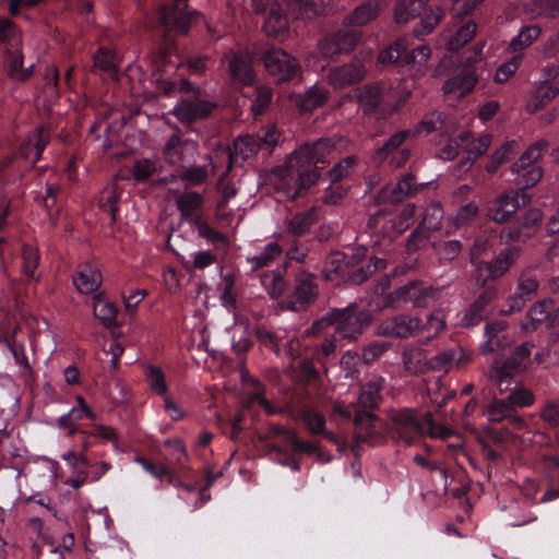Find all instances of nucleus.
Segmentation results:
<instances>
[{"label": "nucleus", "instance_id": "nucleus-1", "mask_svg": "<svg viewBox=\"0 0 559 559\" xmlns=\"http://www.w3.org/2000/svg\"><path fill=\"white\" fill-rule=\"evenodd\" d=\"M372 317L367 310H359L356 304L346 308H332L321 318L313 321L307 330V336H318L330 326L340 340L355 342L371 324Z\"/></svg>", "mask_w": 559, "mask_h": 559}, {"label": "nucleus", "instance_id": "nucleus-2", "mask_svg": "<svg viewBox=\"0 0 559 559\" xmlns=\"http://www.w3.org/2000/svg\"><path fill=\"white\" fill-rule=\"evenodd\" d=\"M199 15L198 11L188 10L187 0H174L170 8L160 5L155 13V19L158 26L164 28L165 32L176 31L187 34Z\"/></svg>", "mask_w": 559, "mask_h": 559}, {"label": "nucleus", "instance_id": "nucleus-3", "mask_svg": "<svg viewBox=\"0 0 559 559\" xmlns=\"http://www.w3.org/2000/svg\"><path fill=\"white\" fill-rule=\"evenodd\" d=\"M267 73L276 82H287L297 78L301 73V68L297 59L280 47H271L260 53Z\"/></svg>", "mask_w": 559, "mask_h": 559}, {"label": "nucleus", "instance_id": "nucleus-4", "mask_svg": "<svg viewBox=\"0 0 559 559\" xmlns=\"http://www.w3.org/2000/svg\"><path fill=\"white\" fill-rule=\"evenodd\" d=\"M311 166H290L287 169L278 170L281 181L275 183L277 190H283L292 200L298 198L301 190L309 189L319 179V173Z\"/></svg>", "mask_w": 559, "mask_h": 559}, {"label": "nucleus", "instance_id": "nucleus-5", "mask_svg": "<svg viewBox=\"0 0 559 559\" xmlns=\"http://www.w3.org/2000/svg\"><path fill=\"white\" fill-rule=\"evenodd\" d=\"M216 107V103L205 99L201 90H198L195 94L180 98L173 114L182 124H192L199 120L207 119Z\"/></svg>", "mask_w": 559, "mask_h": 559}, {"label": "nucleus", "instance_id": "nucleus-6", "mask_svg": "<svg viewBox=\"0 0 559 559\" xmlns=\"http://www.w3.org/2000/svg\"><path fill=\"white\" fill-rule=\"evenodd\" d=\"M334 139L322 138L312 143H306L294 151L289 156L290 166H317L325 164L336 150Z\"/></svg>", "mask_w": 559, "mask_h": 559}, {"label": "nucleus", "instance_id": "nucleus-7", "mask_svg": "<svg viewBox=\"0 0 559 559\" xmlns=\"http://www.w3.org/2000/svg\"><path fill=\"white\" fill-rule=\"evenodd\" d=\"M413 133L409 130L392 134L372 155L377 165L388 162L391 167H402L411 157V150L404 143Z\"/></svg>", "mask_w": 559, "mask_h": 559}, {"label": "nucleus", "instance_id": "nucleus-8", "mask_svg": "<svg viewBox=\"0 0 559 559\" xmlns=\"http://www.w3.org/2000/svg\"><path fill=\"white\" fill-rule=\"evenodd\" d=\"M533 347L532 343L525 342L519 345L508 359H495L489 369L488 377L490 381L501 384L504 380L511 379V371H524Z\"/></svg>", "mask_w": 559, "mask_h": 559}, {"label": "nucleus", "instance_id": "nucleus-9", "mask_svg": "<svg viewBox=\"0 0 559 559\" xmlns=\"http://www.w3.org/2000/svg\"><path fill=\"white\" fill-rule=\"evenodd\" d=\"M437 290L431 286H423L421 282L412 281L386 296V304L399 308L402 302L412 301L415 307H426L429 299L435 298Z\"/></svg>", "mask_w": 559, "mask_h": 559}, {"label": "nucleus", "instance_id": "nucleus-10", "mask_svg": "<svg viewBox=\"0 0 559 559\" xmlns=\"http://www.w3.org/2000/svg\"><path fill=\"white\" fill-rule=\"evenodd\" d=\"M361 38V33L356 29H338L328 34L318 44V48L323 57H333L336 55L348 53L355 49Z\"/></svg>", "mask_w": 559, "mask_h": 559}, {"label": "nucleus", "instance_id": "nucleus-11", "mask_svg": "<svg viewBox=\"0 0 559 559\" xmlns=\"http://www.w3.org/2000/svg\"><path fill=\"white\" fill-rule=\"evenodd\" d=\"M198 155V142L190 139H181L178 134H173L164 146L166 162L182 168L194 163Z\"/></svg>", "mask_w": 559, "mask_h": 559}, {"label": "nucleus", "instance_id": "nucleus-12", "mask_svg": "<svg viewBox=\"0 0 559 559\" xmlns=\"http://www.w3.org/2000/svg\"><path fill=\"white\" fill-rule=\"evenodd\" d=\"M390 419L393 425L392 431L407 445L413 443L416 436L426 435L424 423L412 409L391 411Z\"/></svg>", "mask_w": 559, "mask_h": 559}, {"label": "nucleus", "instance_id": "nucleus-13", "mask_svg": "<svg viewBox=\"0 0 559 559\" xmlns=\"http://www.w3.org/2000/svg\"><path fill=\"white\" fill-rule=\"evenodd\" d=\"M419 326V317L402 313L382 320L376 332L380 336L408 338L418 333Z\"/></svg>", "mask_w": 559, "mask_h": 559}, {"label": "nucleus", "instance_id": "nucleus-14", "mask_svg": "<svg viewBox=\"0 0 559 559\" xmlns=\"http://www.w3.org/2000/svg\"><path fill=\"white\" fill-rule=\"evenodd\" d=\"M367 74L364 62L354 58L350 62L332 68L328 73V82L336 90H343L360 83Z\"/></svg>", "mask_w": 559, "mask_h": 559}, {"label": "nucleus", "instance_id": "nucleus-15", "mask_svg": "<svg viewBox=\"0 0 559 559\" xmlns=\"http://www.w3.org/2000/svg\"><path fill=\"white\" fill-rule=\"evenodd\" d=\"M318 298L316 276L307 271L297 274L288 309L298 311L307 308Z\"/></svg>", "mask_w": 559, "mask_h": 559}, {"label": "nucleus", "instance_id": "nucleus-16", "mask_svg": "<svg viewBox=\"0 0 559 559\" xmlns=\"http://www.w3.org/2000/svg\"><path fill=\"white\" fill-rule=\"evenodd\" d=\"M521 209L520 192L510 190L498 195L488 207V217L498 224L507 223Z\"/></svg>", "mask_w": 559, "mask_h": 559}, {"label": "nucleus", "instance_id": "nucleus-17", "mask_svg": "<svg viewBox=\"0 0 559 559\" xmlns=\"http://www.w3.org/2000/svg\"><path fill=\"white\" fill-rule=\"evenodd\" d=\"M555 311V304L552 300L544 299L534 304L526 314V319L521 323L524 332L530 333L536 331L540 325L546 324L549 328H555V320L552 312Z\"/></svg>", "mask_w": 559, "mask_h": 559}, {"label": "nucleus", "instance_id": "nucleus-18", "mask_svg": "<svg viewBox=\"0 0 559 559\" xmlns=\"http://www.w3.org/2000/svg\"><path fill=\"white\" fill-rule=\"evenodd\" d=\"M228 61V72L231 79L242 85H251L254 82L255 74L252 68L250 53L246 51H235L225 57Z\"/></svg>", "mask_w": 559, "mask_h": 559}, {"label": "nucleus", "instance_id": "nucleus-19", "mask_svg": "<svg viewBox=\"0 0 559 559\" xmlns=\"http://www.w3.org/2000/svg\"><path fill=\"white\" fill-rule=\"evenodd\" d=\"M418 190L412 174L403 176L395 186L382 188L378 195L379 203L399 204L406 197Z\"/></svg>", "mask_w": 559, "mask_h": 559}, {"label": "nucleus", "instance_id": "nucleus-20", "mask_svg": "<svg viewBox=\"0 0 559 559\" xmlns=\"http://www.w3.org/2000/svg\"><path fill=\"white\" fill-rule=\"evenodd\" d=\"M388 94L389 90L384 84L374 82L359 90L357 100L366 114H371L385 102Z\"/></svg>", "mask_w": 559, "mask_h": 559}, {"label": "nucleus", "instance_id": "nucleus-21", "mask_svg": "<svg viewBox=\"0 0 559 559\" xmlns=\"http://www.w3.org/2000/svg\"><path fill=\"white\" fill-rule=\"evenodd\" d=\"M320 218V209L312 206L305 212L296 213L290 219L286 221V231L294 237L305 236Z\"/></svg>", "mask_w": 559, "mask_h": 559}, {"label": "nucleus", "instance_id": "nucleus-22", "mask_svg": "<svg viewBox=\"0 0 559 559\" xmlns=\"http://www.w3.org/2000/svg\"><path fill=\"white\" fill-rule=\"evenodd\" d=\"M497 297V288L493 286L487 287L484 292L479 294V296L474 300V302L466 310L463 319L462 325L465 328H469L478 324L485 316V310L487 306Z\"/></svg>", "mask_w": 559, "mask_h": 559}, {"label": "nucleus", "instance_id": "nucleus-23", "mask_svg": "<svg viewBox=\"0 0 559 559\" xmlns=\"http://www.w3.org/2000/svg\"><path fill=\"white\" fill-rule=\"evenodd\" d=\"M378 421L379 417L373 412L355 409L353 424L355 426L354 439L356 442H368L373 436H376V424Z\"/></svg>", "mask_w": 559, "mask_h": 559}, {"label": "nucleus", "instance_id": "nucleus-24", "mask_svg": "<svg viewBox=\"0 0 559 559\" xmlns=\"http://www.w3.org/2000/svg\"><path fill=\"white\" fill-rule=\"evenodd\" d=\"M383 386V378L379 377L372 381H369L361 386L359 396L356 403L353 404L354 409L373 412L377 409L382 401L380 391Z\"/></svg>", "mask_w": 559, "mask_h": 559}, {"label": "nucleus", "instance_id": "nucleus-25", "mask_svg": "<svg viewBox=\"0 0 559 559\" xmlns=\"http://www.w3.org/2000/svg\"><path fill=\"white\" fill-rule=\"evenodd\" d=\"M367 225L370 230L383 237L390 236L392 231L402 234L408 228L407 224H397L396 221L391 217V213L384 209L371 215Z\"/></svg>", "mask_w": 559, "mask_h": 559}, {"label": "nucleus", "instance_id": "nucleus-26", "mask_svg": "<svg viewBox=\"0 0 559 559\" xmlns=\"http://www.w3.org/2000/svg\"><path fill=\"white\" fill-rule=\"evenodd\" d=\"M522 248L520 246H509L501 250L499 254L487 261L491 272V278L498 280L502 277L520 259Z\"/></svg>", "mask_w": 559, "mask_h": 559}, {"label": "nucleus", "instance_id": "nucleus-27", "mask_svg": "<svg viewBox=\"0 0 559 559\" xmlns=\"http://www.w3.org/2000/svg\"><path fill=\"white\" fill-rule=\"evenodd\" d=\"M522 248L520 246H509L501 250L499 254L487 261L491 272V278L498 280L502 277L520 259Z\"/></svg>", "mask_w": 559, "mask_h": 559}, {"label": "nucleus", "instance_id": "nucleus-28", "mask_svg": "<svg viewBox=\"0 0 559 559\" xmlns=\"http://www.w3.org/2000/svg\"><path fill=\"white\" fill-rule=\"evenodd\" d=\"M48 143V133L46 132L44 127H38L26 136L25 141L21 145L20 154L25 159H28L32 156V154H34L32 165L35 166L36 162L40 158V155Z\"/></svg>", "mask_w": 559, "mask_h": 559}, {"label": "nucleus", "instance_id": "nucleus-29", "mask_svg": "<svg viewBox=\"0 0 559 559\" xmlns=\"http://www.w3.org/2000/svg\"><path fill=\"white\" fill-rule=\"evenodd\" d=\"M234 150H226L225 154L228 159L227 171L230 170L234 158L240 156L242 159H248L257 155L260 148V140L257 135H242L238 136L233 144Z\"/></svg>", "mask_w": 559, "mask_h": 559}, {"label": "nucleus", "instance_id": "nucleus-30", "mask_svg": "<svg viewBox=\"0 0 559 559\" xmlns=\"http://www.w3.org/2000/svg\"><path fill=\"white\" fill-rule=\"evenodd\" d=\"M381 11L379 0H367L356 7L350 14L344 19V24L348 26H365L374 21Z\"/></svg>", "mask_w": 559, "mask_h": 559}, {"label": "nucleus", "instance_id": "nucleus-31", "mask_svg": "<svg viewBox=\"0 0 559 559\" xmlns=\"http://www.w3.org/2000/svg\"><path fill=\"white\" fill-rule=\"evenodd\" d=\"M477 79L474 73L466 70L447 80L442 90L444 94H452L455 98H461L474 88Z\"/></svg>", "mask_w": 559, "mask_h": 559}, {"label": "nucleus", "instance_id": "nucleus-32", "mask_svg": "<svg viewBox=\"0 0 559 559\" xmlns=\"http://www.w3.org/2000/svg\"><path fill=\"white\" fill-rule=\"evenodd\" d=\"M559 95V81L544 82L534 92L531 100L526 105V110L534 114L546 107L554 98Z\"/></svg>", "mask_w": 559, "mask_h": 559}, {"label": "nucleus", "instance_id": "nucleus-33", "mask_svg": "<svg viewBox=\"0 0 559 559\" xmlns=\"http://www.w3.org/2000/svg\"><path fill=\"white\" fill-rule=\"evenodd\" d=\"M404 369L409 374H424L429 371V359L420 347H408L402 353Z\"/></svg>", "mask_w": 559, "mask_h": 559}, {"label": "nucleus", "instance_id": "nucleus-34", "mask_svg": "<svg viewBox=\"0 0 559 559\" xmlns=\"http://www.w3.org/2000/svg\"><path fill=\"white\" fill-rule=\"evenodd\" d=\"M176 205L183 218L195 222L200 219L203 197L195 191L183 192L176 198Z\"/></svg>", "mask_w": 559, "mask_h": 559}, {"label": "nucleus", "instance_id": "nucleus-35", "mask_svg": "<svg viewBox=\"0 0 559 559\" xmlns=\"http://www.w3.org/2000/svg\"><path fill=\"white\" fill-rule=\"evenodd\" d=\"M385 267L386 261L384 259L373 257L369 260L368 263L346 271V276L343 283L360 285L377 271L384 270Z\"/></svg>", "mask_w": 559, "mask_h": 559}, {"label": "nucleus", "instance_id": "nucleus-36", "mask_svg": "<svg viewBox=\"0 0 559 559\" xmlns=\"http://www.w3.org/2000/svg\"><path fill=\"white\" fill-rule=\"evenodd\" d=\"M429 0H397L394 4L393 15L397 24H405L421 16Z\"/></svg>", "mask_w": 559, "mask_h": 559}, {"label": "nucleus", "instance_id": "nucleus-37", "mask_svg": "<svg viewBox=\"0 0 559 559\" xmlns=\"http://www.w3.org/2000/svg\"><path fill=\"white\" fill-rule=\"evenodd\" d=\"M484 248L485 241H477L471 250V262L474 266L471 273V282L478 287H485L489 281H495V278H491L488 262L483 260L475 261V255L479 254Z\"/></svg>", "mask_w": 559, "mask_h": 559}, {"label": "nucleus", "instance_id": "nucleus-38", "mask_svg": "<svg viewBox=\"0 0 559 559\" xmlns=\"http://www.w3.org/2000/svg\"><path fill=\"white\" fill-rule=\"evenodd\" d=\"M288 28V20L283 14L282 8L277 2L270 5L267 16L263 24V31L267 37H278Z\"/></svg>", "mask_w": 559, "mask_h": 559}, {"label": "nucleus", "instance_id": "nucleus-39", "mask_svg": "<svg viewBox=\"0 0 559 559\" xmlns=\"http://www.w3.org/2000/svg\"><path fill=\"white\" fill-rule=\"evenodd\" d=\"M73 284L82 294L94 293L102 284V274L99 270L85 264L81 266L76 276L73 277Z\"/></svg>", "mask_w": 559, "mask_h": 559}, {"label": "nucleus", "instance_id": "nucleus-40", "mask_svg": "<svg viewBox=\"0 0 559 559\" xmlns=\"http://www.w3.org/2000/svg\"><path fill=\"white\" fill-rule=\"evenodd\" d=\"M430 56L431 49L427 45H421L412 51L407 49L403 55L402 68L414 71L415 75H421L425 73V68Z\"/></svg>", "mask_w": 559, "mask_h": 559}, {"label": "nucleus", "instance_id": "nucleus-41", "mask_svg": "<svg viewBox=\"0 0 559 559\" xmlns=\"http://www.w3.org/2000/svg\"><path fill=\"white\" fill-rule=\"evenodd\" d=\"M457 145H461V147L471 156H473V159H476L486 151L491 144V135L490 134H481L477 139L473 138V134L469 131L462 132L459 138Z\"/></svg>", "mask_w": 559, "mask_h": 559}, {"label": "nucleus", "instance_id": "nucleus-42", "mask_svg": "<svg viewBox=\"0 0 559 559\" xmlns=\"http://www.w3.org/2000/svg\"><path fill=\"white\" fill-rule=\"evenodd\" d=\"M4 66L8 75L15 81L24 82L33 74L34 66L25 68L23 64V55L21 51H8L5 55Z\"/></svg>", "mask_w": 559, "mask_h": 559}, {"label": "nucleus", "instance_id": "nucleus-43", "mask_svg": "<svg viewBox=\"0 0 559 559\" xmlns=\"http://www.w3.org/2000/svg\"><path fill=\"white\" fill-rule=\"evenodd\" d=\"M345 253L335 251L328 255L322 276L328 282H344L347 269L345 267Z\"/></svg>", "mask_w": 559, "mask_h": 559}, {"label": "nucleus", "instance_id": "nucleus-44", "mask_svg": "<svg viewBox=\"0 0 559 559\" xmlns=\"http://www.w3.org/2000/svg\"><path fill=\"white\" fill-rule=\"evenodd\" d=\"M407 49V39L405 37L397 38L379 52L378 62L383 66L396 64L402 68L403 55Z\"/></svg>", "mask_w": 559, "mask_h": 559}, {"label": "nucleus", "instance_id": "nucleus-45", "mask_svg": "<svg viewBox=\"0 0 559 559\" xmlns=\"http://www.w3.org/2000/svg\"><path fill=\"white\" fill-rule=\"evenodd\" d=\"M329 97V92L317 85L309 88L302 95H299L297 105L301 111H312L322 106Z\"/></svg>", "mask_w": 559, "mask_h": 559}, {"label": "nucleus", "instance_id": "nucleus-46", "mask_svg": "<svg viewBox=\"0 0 559 559\" xmlns=\"http://www.w3.org/2000/svg\"><path fill=\"white\" fill-rule=\"evenodd\" d=\"M548 142L545 140L537 141L532 144L515 162L511 169L513 173L520 174L522 170H525L533 165L534 162L538 160L542 157L543 152L547 148Z\"/></svg>", "mask_w": 559, "mask_h": 559}, {"label": "nucleus", "instance_id": "nucleus-47", "mask_svg": "<svg viewBox=\"0 0 559 559\" xmlns=\"http://www.w3.org/2000/svg\"><path fill=\"white\" fill-rule=\"evenodd\" d=\"M261 283L269 296L277 300L287 289V282L280 271L265 272L261 275Z\"/></svg>", "mask_w": 559, "mask_h": 559}, {"label": "nucleus", "instance_id": "nucleus-48", "mask_svg": "<svg viewBox=\"0 0 559 559\" xmlns=\"http://www.w3.org/2000/svg\"><path fill=\"white\" fill-rule=\"evenodd\" d=\"M476 31L477 25L472 21L461 25L447 40L448 49L450 51H459L463 46H465L474 38Z\"/></svg>", "mask_w": 559, "mask_h": 559}, {"label": "nucleus", "instance_id": "nucleus-49", "mask_svg": "<svg viewBox=\"0 0 559 559\" xmlns=\"http://www.w3.org/2000/svg\"><path fill=\"white\" fill-rule=\"evenodd\" d=\"M282 254V248L277 242L266 245L261 253L252 258H248L247 262L252 272L261 267L270 265L275 259Z\"/></svg>", "mask_w": 559, "mask_h": 559}, {"label": "nucleus", "instance_id": "nucleus-50", "mask_svg": "<svg viewBox=\"0 0 559 559\" xmlns=\"http://www.w3.org/2000/svg\"><path fill=\"white\" fill-rule=\"evenodd\" d=\"M287 8L297 19H311L324 14V8H319L317 2L309 0H284Z\"/></svg>", "mask_w": 559, "mask_h": 559}, {"label": "nucleus", "instance_id": "nucleus-51", "mask_svg": "<svg viewBox=\"0 0 559 559\" xmlns=\"http://www.w3.org/2000/svg\"><path fill=\"white\" fill-rule=\"evenodd\" d=\"M443 219V209L440 203L431 202L424 212L421 222L419 224L420 227L426 229V231H437L442 227Z\"/></svg>", "mask_w": 559, "mask_h": 559}, {"label": "nucleus", "instance_id": "nucleus-52", "mask_svg": "<svg viewBox=\"0 0 559 559\" xmlns=\"http://www.w3.org/2000/svg\"><path fill=\"white\" fill-rule=\"evenodd\" d=\"M539 287L537 271L533 267L523 270L518 278L516 290L530 299L534 297Z\"/></svg>", "mask_w": 559, "mask_h": 559}, {"label": "nucleus", "instance_id": "nucleus-53", "mask_svg": "<svg viewBox=\"0 0 559 559\" xmlns=\"http://www.w3.org/2000/svg\"><path fill=\"white\" fill-rule=\"evenodd\" d=\"M419 332H427V338L431 340L439 335L445 329L444 313L441 310H436L429 313L425 321L419 318Z\"/></svg>", "mask_w": 559, "mask_h": 559}, {"label": "nucleus", "instance_id": "nucleus-54", "mask_svg": "<svg viewBox=\"0 0 559 559\" xmlns=\"http://www.w3.org/2000/svg\"><path fill=\"white\" fill-rule=\"evenodd\" d=\"M94 68L102 71L107 78L118 80V69L115 62V55L100 48L94 57Z\"/></svg>", "mask_w": 559, "mask_h": 559}, {"label": "nucleus", "instance_id": "nucleus-55", "mask_svg": "<svg viewBox=\"0 0 559 559\" xmlns=\"http://www.w3.org/2000/svg\"><path fill=\"white\" fill-rule=\"evenodd\" d=\"M506 330L504 322H491L486 325L487 341L480 346L483 354L493 353L502 345L499 334Z\"/></svg>", "mask_w": 559, "mask_h": 559}, {"label": "nucleus", "instance_id": "nucleus-56", "mask_svg": "<svg viewBox=\"0 0 559 559\" xmlns=\"http://www.w3.org/2000/svg\"><path fill=\"white\" fill-rule=\"evenodd\" d=\"M119 191L116 183H110L104 188L99 198V206L104 212H107L111 216V222H116V215L118 213Z\"/></svg>", "mask_w": 559, "mask_h": 559}, {"label": "nucleus", "instance_id": "nucleus-57", "mask_svg": "<svg viewBox=\"0 0 559 559\" xmlns=\"http://www.w3.org/2000/svg\"><path fill=\"white\" fill-rule=\"evenodd\" d=\"M542 29L537 25H528L521 29L520 34L509 45L511 51H520L533 44L539 36Z\"/></svg>", "mask_w": 559, "mask_h": 559}, {"label": "nucleus", "instance_id": "nucleus-58", "mask_svg": "<svg viewBox=\"0 0 559 559\" xmlns=\"http://www.w3.org/2000/svg\"><path fill=\"white\" fill-rule=\"evenodd\" d=\"M338 341L340 337L334 332L326 334L322 342L313 346L312 354L314 358L319 362H323L324 360L330 358L332 355L335 354Z\"/></svg>", "mask_w": 559, "mask_h": 559}, {"label": "nucleus", "instance_id": "nucleus-59", "mask_svg": "<svg viewBox=\"0 0 559 559\" xmlns=\"http://www.w3.org/2000/svg\"><path fill=\"white\" fill-rule=\"evenodd\" d=\"M443 14V10L440 7L430 8L428 12H425V15L415 28V34L421 36L431 33L442 20Z\"/></svg>", "mask_w": 559, "mask_h": 559}, {"label": "nucleus", "instance_id": "nucleus-60", "mask_svg": "<svg viewBox=\"0 0 559 559\" xmlns=\"http://www.w3.org/2000/svg\"><path fill=\"white\" fill-rule=\"evenodd\" d=\"M209 168L207 166H195L192 164L187 165L182 168L180 174V178L182 181L187 182L189 186H199L204 183L209 178Z\"/></svg>", "mask_w": 559, "mask_h": 559}, {"label": "nucleus", "instance_id": "nucleus-61", "mask_svg": "<svg viewBox=\"0 0 559 559\" xmlns=\"http://www.w3.org/2000/svg\"><path fill=\"white\" fill-rule=\"evenodd\" d=\"M513 407L510 405L507 399L498 400L495 399L489 405L486 407V414L488 420L491 423H501L510 416V412Z\"/></svg>", "mask_w": 559, "mask_h": 559}, {"label": "nucleus", "instance_id": "nucleus-62", "mask_svg": "<svg viewBox=\"0 0 559 559\" xmlns=\"http://www.w3.org/2000/svg\"><path fill=\"white\" fill-rule=\"evenodd\" d=\"M445 116L440 111H432L425 116V118L418 123L416 132H425L427 134L435 131L447 130L444 128Z\"/></svg>", "mask_w": 559, "mask_h": 559}, {"label": "nucleus", "instance_id": "nucleus-63", "mask_svg": "<svg viewBox=\"0 0 559 559\" xmlns=\"http://www.w3.org/2000/svg\"><path fill=\"white\" fill-rule=\"evenodd\" d=\"M542 221H543V213L540 210H538V209L527 210L524 213V215L521 219V224H520V226L524 230V237L531 238L532 236H534L538 231Z\"/></svg>", "mask_w": 559, "mask_h": 559}, {"label": "nucleus", "instance_id": "nucleus-64", "mask_svg": "<svg viewBox=\"0 0 559 559\" xmlns=\"http://www.w3.org/2000/svg\"><path fill=\"white\" fill-rule=\"evenodd\" d=\"M94 314L106 328H110L116 323L117 309L114 304L97 300L94 304Z\"/></svg>", "mask_w": 559, "mask_h": 559}]
</instances>
